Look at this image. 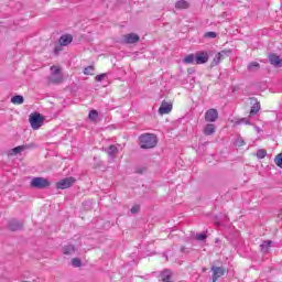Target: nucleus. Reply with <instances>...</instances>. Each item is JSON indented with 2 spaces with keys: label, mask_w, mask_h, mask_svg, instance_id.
Segmentation results:
<instances>
[{
  "label": "nucleus",
  "mask_w": 282,
  "mask_h": 282,
  "mask_svg": "<svg viewBox=\"0 0 282 282\" xmlns=\"http://www.w3.org/2000/svg\"><path fill=\"white\" fill-rule=\"evenodd\" d=\"M105 76H107V75H106V74L97 75V76H96V80H97L98 83H102V80H105Z\"/></svg>",
  "instance_id": "31"
},
{
  "label": "nucleus",
  "mask_w": 282,
  "mask_h": 282,
  "mask_svg": "<svg viewBox=\"0 0 282 282\" xmlns=\"http://www.w3.org/2000/svg\"><path fill=\"white\" fill-rule=\"evenodd\" d=\"M173 111V101L163 100L159 108L160 116H166Z\"/></svg>",
  "instance_id": "6"
},
{
  "label": "nucleus",
  "mask_w": 282,
  "mask_h": 282,
  "mask_svg": "<svg viewBox=\"0 0 282 282\" xmlns=\"http://www.w3.org/2000/svg\"><path fill=\"white\" fill-rule=\"evenodd\" d=\"M65 78L61 73V66H51V75L46 78V85H61Z\"/></svg>",
  "instance_id": "2"
},
{
  "label": "nucleus",
  "mask_w": 282,
  "mask_h": 282,
  "mask_svg": "<svg viewBox=\"0 0 282 282\" xmlns=\"http://www.w3.org/2000/svg\"><path fill=\"white\" fill-rule=\"evenodd\" d=\"M219 118V111L215 108H210L205 112V121L206 122H217V119Z\"/></svg>",
  "instance_id": "7"
},
{
  "label": "nucleus",
  "mask_w": 282,
  "mask_h": 282,
  "mask_svg": "<svg viewBox=\"0 0 282 282\" xmlns=\"http://www.w3.org/2000/svg\"><path fill=\"white\" fill-rule=\"evenodd\" d=\"M189 7L191 4L186 0H178L175 3L176 10H188Z\"/></svg>",
  "instance_id": "14"
},
{
  "label": "nucleus",
  "mask_w": 282,
  "mask_h": 282,
  "mask_svg": "<svg viewBox=\"0 0 282 282\" xmlns=\"http://www.w3.org/2000/svg\"><path fill=\"white\" fill-rule=\"evenodd\" d=\"M183 63L185 65H196V55L195 54H188L184 57Z\"/></svg>",
  "instance_id": "15"
},
{
  "label": "nucleus",
  "mask_w": 282,
  "mask_h": 282,
  "mask_svg": "<svg viewBox=\"0 0 282 282\" xmlns=\"http://www.w3.org/2000/svg\"><path fill=\"white\" fill-rule=\"evenodd\" d=\"M215 131H217V127H215L213 123H207L203 130V133L205 135H213Z\"/></svg>",
  "instance_id": "13"
},
{
  "label": "nucleus",
  "mask_w": 282,
  "mask_h": 282,
  "mask_svg": "<svg viewBox=\"0 0 282 282\" xmlns=\"http://www.w3.org/2000/svg\"><path fill=\"white\" fill-rule=\"evenodd\" d=\"M260 68H261V64H259L258 62H251L247 66L248 72H257V69H260Z\"/></svg>",
  "instance_id": "20"
},
{
  "label": "nucleus",
  "mask_w": 282,
  "mask_h": 282,
  "mask_svg": "<svg viewBox=\"0 0 282 282\" xmlns=\"http://www.w3.org/2000/svg\"><path fill=\"white\" fill-rule=\"evenodd\" d=\"M85 76H94V66H88L84 68Z\"/></svg>",
  "instance_id": "25"
},
{
  "label": "nucleus",
  "mask_w": 282,
  "mask_h": 282,
  "mask_svg": "<svg viewBox=\"0 0 282 282\" xmlns=\"http://www.w3.org/2000/svg\"><path fill=\"white\" fill-rule=\"evenodd\" d=\"M206 235L205 234H200V235H198V236H196V239L198 240V241H204V239H206Z\"/></svg>",
  "instance_id": "33"
},
{
  "label": "nucleus",
  "mask_w": 282,
  "mask_h": 282,
  "mask_svg": "<svg viewBox=\"0 0 282 282\" xmlns=\"http://www.w3.org/2000/svg\"><path fill=\"white\" fill-rule=\"evenodd\" d=\"M265 155H268V151H265V150H259L257 152V156L260 158V160H263V158H265Z\"/></svg>",
  "instance_id": "30"
},
{
  "label": "nucleus",
  "mask_w": 282,
  "mask_h": 282,
  "mask_svg": "<svg viewBox=\"0 0 282 282\" xmlns=\"http://www.w3.org/2000/svg\"><path fill=\"white\" fill-rule=\"evenodd\" d=\"M141 149H155L158 147V137L153 133H144L139 137Z\"/></svg>",
  "instance_id": "1"
},
{
  "label": "nucleus",
  "mask_w": 282,
  "mask_h": 282,
  "mask_svg": "<svg viewBox=\"0 0 282 282\" xmlns=\"http://www.w3.org/2000/svg\"><path fill=\"white\" fill-rule=\"evenodd\" d=\"M138 210H140V207L139 206H133L131 208V213H138Z\"/></svg>",
  "instance_id": "34"
},
{
  "label": "nucleus",
  "mask_w": 282,
  "mask_h": 282,
  "mask_svg": "<svg viewBox=\"0 0 282 282\" xmlns=\"http://www.w3.org/2000/svg\"><path fill=\"white\" fill-rule=\"evenodd\" d=\"M25 149H30V147L29 145H19L17 148L12 149L11 151H12L13 155H18V153H21V151H25Z\"/></svg>",
  "instance_id": "22"
},
{
  "label": "nucleus",
  "mask_w": 282,
  "mask_h": 282,
  "mask_svg": "<svg viewBox=\"0 0 282 282\" xmlns=\"http://www.w3.org/2000/svg\"><path fill=\"white\" fill-rule=\"evenodd\" d=\"M259 111H261V104L259 101H256L253 104V106L251 107L249 113H250V116H254V115L259 113Z\"/></svg>",
  "instance_id": "18"
},
{
  "label": "nucleus",
  "mask_w": 282,
  "mask_h": 282,
  "mask_svg": "<svg viewBox=\"0 0 282 282\" xmlns=\"http://www.w3.org/2000/svg\"><path fill=\"white\" fill-rule=\"evenodd\" d=\"M205 39H217V33L213 31L206 32Z\"/></svg>",
  "instance_id": "29"
},
{
  "label": "nucleus",
  "mask_w": 282,
  "mask_h": 282,
  "mask_svg": "<svg viewBox=\"0 0 282 282\" xmlns=\"http://www.w3.org/2000/svg\"><path fill=\"white\" fill-rule=\"evenodd\" d=\"M118 153V148L116 145H110L108 149V155L113 156Z\"/></svg>",
  "instance_id": "26"
},
{
  "label": "nucleus",
  "mask_w": 282,
  "mask_h": 282,
  "mask_svg": "<svg viewBox=\"0 0 282 282\" xmlns=\"http://www.w3.org/2000/svg\"><path fill=\"white\" fill-rule=\"evenodd\" d=\"M261 252H270V248H272V240H265L260 246Z\"/></svg>",
  "instance_id": "19"
},
{
  "label": "nucleus",
  "mask_w": 282,
  "mask_h": 282,
  "mask_svg": "<svg viewBox=\"0 0 282 282\" xmlns=\"http://www.w3.org/2000/svg\"><path fill=\"white\" fill-rule=\"evenodd\" d=\"M74 252H76V249L74 248L73 245H68L63 247V253L64 254H74Z\"/></svg>",
  "instance_id": "21"
},
{
  "label": "nucleus",
  "mask_w": 282,
  "mask_h": 282,
  "mask_svg": "<svg viewBox=\"0 0 282 282\" xmlns=\"http://www.w3.org/2000/svg\"><path fill=\"white\" fill-rule=\"evenodd\" d=\"M88 118L89 120H91L93 122H96V120H98V111L96 110H90L88 113Z\"/></svg>",
  "instance_id": "23"
},
{
  "label": "nucleus",
  "mask_w": 282,
  "mask_h": 282,
  "mask_svg": "<svg viewBox=\"0 0 282 282\" xmlns=\"http://www.w3.org/2000/svg\"><path fill=\"white\" fill-rule=\"evenodd\" d=\"M44 121L45 118L41 116V113L33 112L29 116V122L34 131H39V129L43 127Z\"/></svg>",
  "instance_id": "3"
},
{
  "label": "nucleus",
  "mask_w": 282,
  "mask_h": 282,
  "mask_svg": "<svg viewBox=\"0 0 282 282\" xmlns=\"http://www.w3.org/2000/svg\"><path fill=\"white\" fill-rule=\"evenodd\" d=\"M208 52L200 51L196 53V65H205V63H208Z\"/></svg>",
  "instance_id": "10"
},
{
  "label": "nucleus",
  "mask_w": 282,
  "mask_h": 282,
  "mask_svg": "<svg viewBox=\"0 0 282 282\" xmlns=\"http://www.w3.org/2000/svg\"><path fill=\"white\" fill-rule=\"evenodd\" d=\"M50 181L44 177H34L31 181L32 188H47L50 186Z\"/></svg>",
  "instance_id": "5"
},
{
  "label": "nucleus",
  "mask_w": 282,
  "mask_h": 282,
  "mask_svg": "<svg viewBox=\"0 0 282 282\" xmlns=\"http://www.w3.org/2000/svg\"><path fill=\"white\" fill-rule=\"evenodd\" d=\"M123 43H126L127 45L140 43V35L135 33L126 34L123 35Z\"/></svg>",
  "instance_id": "9"
},
{
  "label": "nucleus",
  "mask_w": 282,
  "mask_h": 282,
  "mask_svg": "<svg viewBox=\"0 0 282 282\" xmlns=\"http://www.w3.org/2000/svg\"><path fill=\"white\" fill-rule=\"evenodd\" d=\"M212 272H213L212 282H217L220 276H224V274L227 272V270H226V268H221V267H213Z\"/></svg>",
  "instance_id": "8"
},
{
  "label": "nucleus",
  "mask_w": 282,
  "mask_h": 282,
  "mask_svg": "<svg viewBox=\"0 0 282 282\" xmlns=\"http://www.w3.org/2000/svg\"><path fill=\"white\" fill-rule=\"evenodd\" d=\"M274 162H275L276 166H279V169H282V153H279V154L274 158Z\"/></svg>",
  "instance_id": "27"
},
{
  "label": "nucleus",
  "mask_w": 282,
  "mask_h": 282,
  "mask_svg": "<svg viewBox=\"0 0 282 282\" xmlns=\"http://www.w3.org/2000/svg\"><path fill=\"white\" fill-rule=\"evenodd\" d=\"M72 265H74V268H80V265H83V262L80 261V259L74 258L72 260Z\"/></svg>",
  "instance_id": "28"
},
{
  "label": "nucleus",
  "mask_w": 282,
  "mask_h": 282,
  "mask_svg": "<svg viewBox=\"0 0 282 282\" xmlns=\"http://www.w3.org/2000/svg\"><path fill=\"white\" fill-rule=\"evenodd\" d=\"M12 105H23L25 102V99L21 95H15L11 98Z\"/></svg>",
  "instance_id": "17"
},
{
  "label": "nucleus",
  "mask_w": 282,
  "mask_h": 282,
  "mask_svg": "<svg viewBox=\"0 0 282 282\" xmlns=\"http://www.w3.org/2000/svg\"><path fill=\"white\" fill-rule=\"evenodd\" d=\"M269 63H271L272 65H274L275 67L281 65V57L276 54H271L269 56Z\"/></svg>",
  "instance_id": "16"
},
{
  "label": "nucleus",
  "mask_w": 282,
  "mask_h": 282,
  "mask_svg": "<svg viewBox=\"0 0 282 282\" xmlns=\"http://www.w3.org/2000/svg\"><path fill=\"white\" fill-rule=\"evenodd\" d=\"M8 228H9V230H11L13 232L17 230H21V228H23V223L17 220V219H11L9 221Z\"/></svg>",
  "instance_id": "11"
},
{
  "label": "nucleus",
  "mask_w": 282,
  "mask_h": 282,
  "mask_svg": "<svg viewBox=\"0 0 282 282\" xmlns=\"http://www.w3.org/2000/svg\"><path fill=\"white\" fill-rule=\"evenodd\" d=\"M75 183L76 178L74 176L66 177L56 183V188L65 191V188H70Z\"/></svg>",
  "instance_id": "4"
},
{
  "label": "nucleus",
  "mask_w": 282,
  "mask_h": 282,
  "mask_svg": "<svg viewBox=\"0 0 282 282\" xmlns=\"http://www.w3.org/2000/svg\"><path fill=\"white\" fill-rule=\"evenodd\" d=\"M72 41H74V36H72L70 34L62 35L59 37V45L67 46L69 45V43H72Z\"/></svg>",
  "instance_id": "12"
},
{
  "label": "nucleus",
  "mask_w": 282,
  "mask_h": 282,
  "mask_svg": "<svg viewBox=\"0 0 282 282\" xmlns=\"http://www.w3.org/2000/svg\"><path fill=\"white\" fill-rule=\"evenodd\" d=\"M61 52V46L55 47V54H58Z\"/></svg>",
  "instance_id": "35"
},
{
  "label": "nucleus",
  "mask_w": 282,
  "mask_h": 282,
  "mask_svg": "<svg viewBox=\"0 0 282 282\" xmlns=\"http://www.w3.org/2000/svg\"><path fill=\"white\" fill-rule=\"evenodd\" d=\"M224 54H226V52H220L216 55V61L213 62V65H219V63H221V61H224Z\"/></svg>",
  "instance_id": "24"
},
{
  "label": "nucleus",
  "mask_w": 282,
  "mask_h": 282,
  "mask_svg": "<svg viewBox=\"0 0 282 282\" xmlns=\"http://www.w3.org/2000/svg\"><path fill=\"white\" fill-rule=\"evenodd\" d=\"M144 171H147V167H137L135 169V173H138L139 175H142V173H144Z\"/></svg>",
  "instance_id": "32"
}]
</instances>
